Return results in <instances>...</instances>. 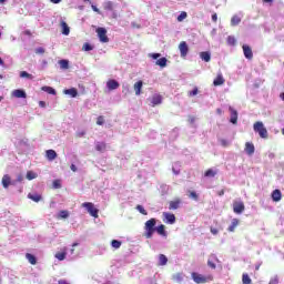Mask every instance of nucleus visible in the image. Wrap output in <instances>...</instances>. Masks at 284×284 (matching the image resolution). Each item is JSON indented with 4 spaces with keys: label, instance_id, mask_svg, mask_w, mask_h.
<instances>
[{
    "label": "nucleus",
    "instance_id": "f257e3e1",
    "mask_svg": "<svg viewBox=\"0 0 284 284\" xmlns=\"http://www.w3.org/2000/svg\"><path fill=\"white\" fill-rule=\"evenodd\" d=\"M144 236L145 239H152L154 233L156 232V219H150L144 224Z\"/></svg>",
    "mask_w": 284,
    "mask_h": 284
},
{
    "label": "nucleus",
    "instance_id": "f03ea898",
    "mask_svg": "<svg viewBox=\"0 0 284 284\" xmlns=\"http://www.w3.org/2000/svg\"><path fill=\"white\" fill-rule=\"evenodd\" d=\"M253 130L254 132H257L261 139H267L268 136L267 129L265 128V124H263V122L261 121L255 122L253 125Z\"/></svg>",
    "mask_w": 284,
    "mask_h": 284
},
{
    "label": "nucleus",
    "instance_id": "7ed1b4c3",
    "mask_svg": "<svg viewBox=\"0 0 284 284\" xmlns=\"http://www.w3.org/2000/svg\"><path fill=\"white\" fill-rule=\"evenodd\" d=\"M150 59L155 60V65L165 68L168 65V58H161V53H149Z\"/></svg>",
    "mask_w": 284,
    "mask_h": 284
},
{
    "label": "nucleus",
    "instance_id": "20e7f679",
    "mask_svg": "<svg viewBox=\"0 0 284 284\" xmlns=\"http://www.w3.org/2000/svg\"><path fill=\"white\" fill-rule=\"evenodd\" d=\"M82 207H85V210L91 216H93V219H99V209L94 207V203L84 202L82 203Z\"/></svg>",
    "mask_w": 284,
    "mask_h": 284
},
{
    "label": "nucleus",
    "instance_id": "39448f33",
    "mask_svg": "<svg viewBox=\"0 0 284 284\" xmlns=\"http://www.w3.org/2000/svg\"><path fill=\"white\" fill-rule=\"evenodd\" d=\"M98 34V39L100 40L101 43H109L110 38H108V30L103 27H100L95 30Z\"/></svg>",
    "mask_w": 284,
    "mask_h": 284
},
{
    "label": "nucleus",
    "instance_id": "423d86ee",
    "mask_svg": "<svg viewBox=\"0 0 284 284\" xmlns=\"http://www.w3.org/2000/svg\"><path fill=\"white\" fill-rule=\"evenodd\" d=\"M179 50L181 59H187V54H190V47L187 45V42L182 41L179 45Z\"/></svg>",
    "mask_w": 284,
    "mask_h": 284
},
{
    "label": "nucleus",
    "instance_id": "0eeeda50",
    "mask_svg": "<svg viewBox=\"0 0 284 284\" xmlns=\"http://www.w3.org/2000/svg\"><path fill=\"white\" fill-rule=\"evenodd\" d=\"M233 212L235 214H243V212H245V204L243 201H235L233 203Z\"/></svg>",
    "mask_w": 284,
    "mask_h": 284
},
{
    "label": "nucleus",
    "instance_id": "6e6552de",
    "mask_svg": "<svg viewBox=\"0 0 284 284\" xmlns=\"http://www.w3.org/2000/svg\"><path fill=\"white\" fill-rule=\"evenodd\" d=\"M163 221L165 223H170V225H172V224L176 223V216H174V214H172V213L164 212Z\"/></svg>",
    "mask_w": 284,
    "mask_h": 284
},
{
    "label": "nucleus",
    "instance_id": "1a4fd4ad",
    "mask_svg": "<svg viewBox=\"0 0 284 284\" xmlns=\"http://www.w3.org/2000/svg\"><path fill=\"white\" fill-rule=\"evenodd\" d=\"M192 278H193L194 283H197V284L207 283V278H205V276H203L199 273H192Z\"/></svg>",
    "mask_w": 284,
    "mask_h": 284
},
{
    "label": "nucleus",
    "instance_id": "9d476101",
    "mask_svg": "<svg viewBox=\"0 0 284 284\" xmlns=\"http://www.w3.org/2000/svg\"><path fill=\"white\" fill-rule=\"evenodd\" d=\"M242 48H243L245 59H248V60L254 59V53L252 52V48H250V45L243 44Z\"/></svg>",
    "mask_w": 284,
    "mask_h": 284
},
{
    "label": "nucleus",
    "instance_id": "9b49d317",
    "mask_svg": "<svg viewBox=\"0 0 284 284\" xmlns=\"http://www.w3.org/2000/svg\"><path fill=\"white\" fill-rule=\"evenodd\" d=\"M216 263H219V257H216V255H210L207 261L209 267L216 270Z\"/></svg>",
    "mask_w": 284,
    "mask_h": 284
},
{
    "label": "nucleus",
    "instance_id": "f8f14e48",
    "mask_svg": "<svg viewBox=\"0 0 284 284\" xmlns=\"http://www.w3.org/2000/svg\"><path fill=\"white\" fill-rule=\"evenodd\" d=\"M10 185H12V179L8 174H4L2 176V187H4V190H8Z\"/></svg>",
    "mask_w": 284,
    "mask_h": 284
},
{
    "label": "nucleus",
    "instance_id": "ddd939ff",
    "mask_svg": "<svg viewBox=\"0 0 284 284\" xmlns=\"http://www.w3.org/2000/svg\"><path fill=\"white\" fill-rule=\"evenodd\" d=\"M12 97L16 99H26L28 94L23 90L17 89L12 91Z\"/></svg>",
    "mask_w": 284,
    "mask_h": 284
},
{
    "label": "nucleus",
    "instance_id": "4468645a",
    "mask_svg": "<svg viewBox=\"0 0 284 284\" xmlns=\"http://www.w3.org/2000/svg\"><path fill=\"white\" fill-rule=\"evenodd\" d=\"M230 112H231V122L233 123V125H236L237 121H239V112H236V110H234V108L230 106Z\"/></svg>",
    "mask_w": 284,
    "mask_h": 284
},
{
    "label": "nucleus",
    "instance_id": "2eb2a0df",
    "mask_svg": "<svg viewBox=\"0 0 284 284\" xmlns=\"http://www.w3.org/2000/svg\"><path fill=\"white\" fill-rule=\"evenodd\" d=\"M119 87H120V84H119V81H116V80H109L108 82H106V88H108V90H119Z\"/></svg>",
    "mask_w": 284,
    "mask_h": 284
},
{
    "label": "nucleus",
    "instance_id": "dca6fc26",
    "mask_svg": "<svg viewBox=\"0 0 284 284\" xmlns=\"http://www.w3.org/2000/svg\"><path fill=\"white\" fill-rule=\"evenodd\" d=\"M162 101H163V98L161 95H159V94L153 95L151 98V105H152V108H154L156 105H161Z\"/></svg>",
    "mask_w": 284,
    "mask_h": 284
},
{
    "label": "nucleus",
    "instance_id": "f3484780",
    "mask_svg": "<svg viewBox=\"0 0 284 284\" xmlns=\"http://www.w3.org/2000/svg\"><path fill=\"white\" fill-rule=\"evenodd\" d=\"M200 59L205 61V63H210V61H212V53H210V51H203L200 53Z\"/></svg>",
    "mask_w": 284,
    "mask_h": 284
},
{
    "label": "nucleus",
    "instance_id": "a211bd4d",
    "mask_svg": "<svg viewBox=\"0 0 284 284\" xmlns=\"http://www.w3.org/2000/svg\"><path fill=\"white\" fill-rule=\"evenodd\" d=\"M272 199L275 203H278L281 199H283V194L281 193V190L276 189L272 192Z\"/></svg>",
    "mask_w": 284,
    "mask_h": 284
},
{
    "label": "nucleus",
    "instance_id": "6ab92c4d",
    "mask_svg": "<svg viewBox=\"0 0 284 284\" xmlns=\"http://www.w3.org/2000/svg\"><path fill=\"white\" fill-rule=\"evenodd\" d=\"M133 89H134L136 97L141 95V90H143V81L140 80V81L135 82L133 85Z\"/></svg>",
    "mask_w": 284,
    "mask_h": 284
},
{
    "label": "nucleus",
    "instance_id": "aec40b11",
    "mask_svg": "<svg viewBox=\"0 0 284 284\" xmlns=\"http://www.w3.org/2000/svg\"><path fill=\"white\" fill-rule=\"evenodd\" d=\"M244 150H245L246 154H248V156H252V154H254V152H255L254 144H252V142H246Z\"/></svg>",
    "mask_w": 284,
    "mask_h": 284
},
{
    "label": "nucleus",
    "instance_id": "412c9836",
    "mask_svg": "<svg viewBox=\"0 0 284 284\" xmlns=\"http://www.w3.org/2000/svg\"><path fill=\"white\" fill-rule=\"evenodd\" d=\"M225 83V78H223V73H219L217 77L213 81V85L219 87Z\"/></svg>",
    "mask_w": 284,
    "mask_h": 284
},
{
    "label": "nucleus",
    "instance_id": "4be33fe9",
    "mask_svg": "<svg viewBox=\"0 0 284 284\" xmlns=\"http://www.w3.org/2000/svg\"><path fill=\"white\" fill-rule=\"evenodd\" d=\"M63 93L69 94V97H72V99H77V97L79 95V91H77L75 88L65 89Z\"/></svg>",
    "mask_w": 284,
    "mask_h": 284
},
{
    "label": "nucleus",
    "instance_id": "5701e85b",
    "mask_svg": "<svg viewBox=\"0 0 284 284\" xmlns=\"http://www.w3.org/2000/svg\"><path fill=\"white\" fill-rule=\"evenodd\" d=\"M45 156L48 159V161H54V159H57V151L50 149L45 151Z\"/></svg>",
    "mask_w": 284,
    "mask_h": 284
},
{
    "label": "nucleus",
    "instance_id": "b1692460",
    "mask_svg": "<svg viewBox=\"0 0 284 284\" xmlns=\"http://www.w3.org/2000/svg\"><path fill=\"white\" fill-rule=\"evenodd\" d=\"M106 149H108V144H105V142H97L95 143L97 152H105Z\"/></svg>",
    "mask_w": 284,
    "mask_h": 284
},
{
    "label": "nucleus",
    "instance_id": "393cba45",
    "mask_svg": "<svg viewBox=\"0 0 284 284\" xmlns=\"http://www.w3.org/2000/svg\"><path fill=\"white\" fill-rule=\"evenodd\" d=\"M67 255H68V248H63L62 252L55 253V258H58V261H65Z\"/></svg>",
    "mask_w": 284,
    "mask_h": 284
},
{
    "label": "nucleus",
    "instance_id": "a878e982",
    "mask_svg": "<svg viewBox=\"0 0 284 284\" xmlns=\"http://www.w3.org/2000/svg\"><path fill=\"white\" fill-rule=\"evenodd\" d=\"M60 26L62 28V34L68 37V34H70V27L68 26V23L65 21H61Z\"/></svg>",
    "mask_w": 284,
    "mask_h": 284
},
{
    "label": "nucleus",
    "instance_id": "bb28decb",
    "mask_svg": "<svg viewBox=\"0 0 284 284\" xmlns=\"http://www.w3.org/2000/svg\"><path fill=\"white\" fill-rule=\"evenodd\" d=\"M219 174V171L214 170V169H209L205 173L204 176H206L207 179H214V176Z\"/></svg>",
    "mask_w": 284,
    "mask_h": 284
},
{
    "label": "nucleus",
    "instance_id": "cd10ccee",
    "mask_svg": "<svg viewBox=\"0 0 284 284\" xmlns=\"http://www.w3.org/2000/svg\"><path fill=\"white\" fill-rule=\"evenodd\" d=\"M236 227H239V220L233 219L232 222H231V225L227 229V231L229 232H234L236 230Z\"/></svg>",
    "mask_w": 284,
    "mask_h": 284
},
{
    "label": "nucleus",
    "instance_id": "c85d7f7f",
    "mask_svg": "<svg viewBox=\"0 0 284 284\" xmlns=\"http://www.w3.org/2000/svg\"><path fill=\"white\" fill-rule=\"evenodd\" d=\"M158 265H168V256H165L164 254H160Z\"/></svg>",
    "mask_w": 284,
    "mask_h": 284
},
{
    "label": "nucleus",
    "instance_id": "c756f323",
    "mask_svg": "<svg viewBox=\"0 0 284 284\" xmlns=\"http://www.w3.org/2000/svg\"><path fill=\"white\" fill-rule=\"evenodd\" d=\"M239 23H241V17H239L237 14L233 16L231 18V26L234 28L239 26Z\"/></svg>",
    "mask_w": 284,
    "mask_h": 284
},
{
    "label": "nucleus",
    "instance_id": "7c9ffc66",
    "mask_svg": "<svg viewBox=\"0 0 284 284\" xmlns=\"http://www.w3.org/2000/svg\"><path fill=\"white\" fill-rule=\"evenodd\" d=\"M26 258L29 261L31 265H37V257L34 255L27 253Z\"/></svg>",
    "mask_w": 284,
    "mask_h": 284
},
{
    "label": "nucleus",
    "instance_id": "2f4dec72",
    "mask_svg": "<svg viewBox=\"0 0 284 284\" xmlns=\"http://www.w3.org/2000/svg\"><path fill=\"white\" fill-rule=\"evenodd\" d=\"M28 199H30L31 201H34V203H39V201H41V195L40 194H28Z\"/></svg>",
    "mask_w": 284,
    "mask_h": 284
},
{
    "label": "nucleus",
    "instance_id": "473e14b6",
    "mask_svg": "<svg viewBox=\"0 0 284 284\" xmlns=\"http://www.w3.org/2000/svg\"><path fill=\"white\" fill-rule=\"evenodd\" d=\"M42 92H47L48 94H57V90L52 87H42L41 88Z\"/></svg>",
    "mask_w": 284,
    "mask_h": 284
},
{
    "label": "nucleus",
    "instance_id": "72a5a7b5",
    "mask_svg": "<svg viewBox=\"0 0 284 284\" xmlns=\"http://www.w3.org/2000/svg\"><path fill=\"white\" fill-rule=\"evenodd\" d=\"M59 65L62 70H68L70 68V61L68 60H60Z\"/></svg>",
    "mask_w": 284,
    "mask_h": 284
},
{
    "label": "nucleus",
    "instance_id": "f704fd0d",
    "mask_svg": "<svg viewBox=\"0 0 284 284\" xmlns=\"http://www.w3.org/2000/svg\"><path fill=\"white\" fill-rule=\"evenodd\" d=\"M155 232L160 234V236H165V225L161 224L158 227H155Z\"/></svg>",
    "mask_w": 284,
    "mask_h": 284
},
{
    "label": "nucleus",
    "instance_id": "c9c22d12",
    "mask_svg": "<svg viewBox=\"0 0 284 284\" xmlns=\"http://www.w3.org/2000/svg\"><path fill=\"white\" fill-rule=\"evenodd\" d=\"M242 283L243 284H252V278H250V275L247 273H244L242 276Z\"/></svg>",
    "mask_w": 284,
    "mask_h": 284
},
{
    "label": "nucleus",
    "instance_id": "e433bc0d",
    "mask_svg": "<svg viewBox=\"0 0 284 284\" xmlns=\"http://www.w3.org/2000/svg\"><path fill=\"white\" fill-rule=\"evenodd\" d=\"M135 210H138V212H140V214H143L144 216H148V211H145V209L143 207V205L138 204Z\"/></svg>",
    "mask_w": 284,
    "mask_h": 284
},
{
    "label": "nucleus",
    "instance_id": "4c0bfd02",
    "mask_svg": "<svg viewBox=\"0 0 284 284\" xmlns=\"http://www.w3.org/2000/svg\"><path fill=\"white\" fill-rule=\"evenodd\" d=\"M68 216H70V213L65 210L60 211L58 214V219H68Z\"/></svg>",
    "mask_w": 284,
    "mask_h": 284
},
{
    "label": "nucleus",
    "instance_id": "58836bf2",
    "mask_svg": "<svg viewBox=\"0 0 284 284\" xmlns=\"http://www.w3.org/2000/svg\"><path fill=\"white\" fill-rule=\"evenodd\" d=\"M187 121L192 128H196V116L190 115Z\"/></svg>",
    "mask_w": 284,
    "mask_h": 284
},
{
    "label": "nucleus",
    "instance_id": "ea45409f",
    "mask_svg": "<svg viewBox=\"0 0 284 284\" xmlns=\"http://www.w3.org/2000/svg\"><path fill=\"white\" fill-rule=\"evenodd\" d=\"M27 179H28V181H33V179H37V173H34L32 171H28Z\"/></svg>",
    "mask_w": 284,
    "mask_h": 284
},
{
    "label": "nucleus",
    "instance_id": "a19ab883",
    "mask_svg": "<svg viewBox=\"0 0 284 284\" xmlns=\"http://www.w3.org/2000/svg\"><path fill=\"white\" fill-rule=\"evenodd\" d=\"M104 10H108L110 12H112V10H114V4L112 2H105L104 3Z\"/></svg>",
    "mask_w": 284,
    "mask_h": 284
},
{
    "label": "nucleus",
    "instance_id": "79ce46f5",
    "mask_svg": "<svg viewBox=\"0 0 284 284\" xmlns=\"http://www.w3.org/2000/svg\"><path fill=\"white\" fill-rule=\"evenodd\" d=\"M20 77L22 79H34V77H32V74L28 73V71L20 72Z\"/></svg>",
    "mask_w": 284,
    "mask_h": 284
},
{
    "label": "nucleus",
    "instance_id": "37998d69",
    "mask_svg": "<svg viewBox=\"0 0 284 284\" xmlns=\"http://www.w3.org/2000/svg\"><path fill=\"white\" fill-rule=\"evenodd\" d=\"M227 43L229 45H236V38H234V36H229Z\"/></svg>",
    "mask_w": 284,
    "mask_h": 284
},
{
    "label": "nucleus",
    "instance_id": "c03bdc74",
    "mask_svg": "<svg viewBox=\"0 0 284 284\" xmlns=\"http://www.w3.org/2000/svg\"><path fill=\"white\" fill-rule=\"evenodd\" d=\"M111 245L114 250H119V247H121V241L112 240Z\"/></svg>",
    "mask_w": 284,
    "mask_h": 284
},
{
    "label": "nucleus",
    "instance_id": "a18cd8bd",
    "mask_svg": "<svg viewBox=\"0 0 284 284\" xmlns=\"http://www.w3.org/2000/svg\"><path fill=\"white\" fill-rule=\"evenodd\" d=\"M189 199H192L193 201H199V194H196V192L191 191L189 193Z\"/></svg>",
    "mask_w": 284,
    "mask_h": 284
},
{
    "label": "nucleus",
    "instance_id": "49530a36",
    "mask_svg": "<svg viewBox=\"0 0 284 284\" xmlns=\"http://www.w3.org/2000/svg\"><path fill=\"white\" fill-rule=\"evenodd\" d=\"M52 186L54 190H61V180H54Z\"/></svg>",
    "mask_w": 284,
    "mask_h": 284
},
{
    "label": "nucleus",
    "instance_id": "de8ad7c7",
    "mask_svg": "<svg viewBox=\"0 0 284 284\" xmlns=\"http://www.w3.org/2000/svg\"><path fill=\"white\" fill-rule=\"evenodd\" d=\"M94 48L91 47L90 43L85 42L82 47V50H84V52H90V50H93Z\"/></svg>",
    "mask_w": 284,
    "mask_h": 284
},
{
    "label": "nucleus",
    "instance_id": "09e8293b",
    "mask_svg": "<svg viewBox=\"0 0 284 284\" xmlns=\"http://www.w3.org/2000/svg\"><path fill=\"white\" fill-rule=\"evenodd\" d=\"M169 209H171V210H178V209H179V201L170 202Z\"/></svg>",
    "mask_w": 284,
    "mask_h": 284
},
{
    "label": "nucleus",
    "instance_id": "8fccbe9b",
    "mask_svg": "<svg viewBox=\"0 0 284 284\" xmlns=\"http://www.w3.org/2000/svg\"><path fill=\"white\" fill-rule=\"evenodd\" d=\"M105 123V119L103 115L98 116L97 119V125H103Z\"/></svg>",
    "mask_w": 284,
    "mask_h": 284
},
{
    "label": "nucleus",
    "instance_id": "3c124183",
    "mask_svg": "<svg viewBox=\"0 0 284 284\" xmlns=\"http://www.w3.org/2000/svg\"><path fill=\"white\" fill-rule=\"evenodd\" d=\"M184 19H187V12L182 11L179 16V21H183Z\"/></svg>",
    "mask_w": 284,
    "mask_h": 284
},
{
    "label": "nucleus",
    "instance_id": "603ef678",
    "mask_svg": "<svg viewBox=\"0 0 284 284\" xmlns=\"http://www.w3.org/2000/svg\"><path fill=\"white\" fill-rule=\"evenodd\" d=\"M36 54H45V49L42 47L36 49Z\"/></svg>",
    "mask_w": 284,
    "mask_h": 284
},
{
    "label": "nucleus",
    "instance_id": "864d4df0",
    "mask_svg": "<svg viewBox=\"0 0 284 284\" xmlns=\"http://www.w3.org/2000/svg\"><path fill=\"white\" fill-rule=\"evenodd\" d=\"M122 92H123V94L128 95V93L130 92V85H123Z\"/></svg>",
    "mask_w": 284,
    "mask_h": 284
},
{
    "label": "nucleus",
    "instance_id": "5fc2aeb1",
    "mask_svg": "<svg viewBox=\"0 0 284 284\" xmlns=\"http://www.w3.org/2000/svg\"><path fill=\"white\" fill-rule=\"evenodd\" d=\"M268 284H278V276L272 277Z\"/></svg>",
    "mask_w": 284,
    "mask_h": 284
},
{
    "label": "nucleus",
    "instance_id": "6e6d98bb",
    "mask_svg": "<svg viewBox=\"0 0 284 284\" xmlns=\"http://www.w3.org/2000/svg\"><path fill=\"white\" fill-rule=\"evenodd\" d=\"M189 94L190 97H196V94H199V89H193Z\"/></svg>",
    "mask_w": 284,
    "mask_h": 284
},
{
    "label": "nucleus",
    "instance_id": "4d7b16f0",
    "mask_svg": "<svg viewBox=\"0 0 284 284\" xmlns=\"http://www.w3.org/2000/svg\"><path fill=\"white\" fill-rule=\"evenodd\" d=\"M91 8H92L93 12L101 14V10H99V8H97V6L92 4Z\"/></svg>",
    "mask_w": 284,
    "mask_h": 284
},
{
    "label": "nucleus",
    "instance_id": "13d9d810",
    "mask_svg": "<svg viewBox=\"0 0 284 284\" xmlns=\"http://www.w3.org/2000/svg\"><path fill=\"white\" fill-rule=\"evenodd\" d=\"M211 234H214V236H216V234H219V229L211 227Z\"/></svg>",
    "mask_w": 284,
    "mask_h": 284
},
{
    "label": "nucleus",
    "instance_id": "bf43d9fd",
    "mask_svg": "<svg viewBox=\"0 0 284 284\" xmlns=\"http://www.w3.org/2000/svg\"><path fill=\"white\" fill-rule=\"evenodd\" d=\"M78 139H81L82 136H85V131H81L77 133Z\"/></svg>",
    "mask_w": 284,
    "mask_h": 284
},
{
    "label": "nucleus",
    "instance_id": "052dcab7",
    "mask_svg": "<svg viewBox=\"0 0 284 284\" xmlns=\"http://www.w3.org/2000/svg\"><path fill=\"white\" fill-rule=\"evenodd\" d=\"M212 21H214V23H216V21H219V16L216 13L212 14Z\"/></svg>",
    "mask_w": 284,
    "mask_h": 284
},
{
    "label": "nucleus",
    "instance_id": "680f3d73",
    "mask_svg": "<svg viewBox=\"0 0 284 284\" xmlns=\"http://www.w3.org/2000/svg\"><path fill=\"white\" fill-rule=\"evenodd\" d=\"M22 181H23V175H22V174H19V175L17 176V182H18V183H22Z\"/></svg>",
    "mask_w": 284,
    "mask_h": 284
},
{
    "label": "nucleus",
    "instance_id": "e2e57ef3",
    "mask_svg": "<svg viewBox=\"0 0 284 284\" xmlns=\"http://www.w3.org/2000/svg\"><path fill=\"white\" fill-rule=\"evenodd\" d=\"M23 34H26V37H32V31L26 30L23 31Z\"/></svg>",
    "mask_w": 284,
    "mask_h": 284
},
{
    "label": "nucleus",
    "instance_id": "0e129e2a",
    "mask_svg": "<svg viewBox=\"0 0 284 284\" xmlns=\"http://www.w3.org/2000/svg\"><path fill=\"white\" fill-rule=\"evenodd\" d=\"M58 284H70V283H68V281H65V280H60V281L58 282Z\"/></svg>",
    "mask_w": 284,
    "mask_h": 284
},
{
    "label": "nucleus",
    "instance_id": "69168bd1",
    "mask_svg": "<svg viewBox=\"0 0 284 284\" xmlns=\"http://www.w3.org/2000/svg\"><path fill=\"white\" fill-rule=\"evenodd\" d=\"M39 105H40V108H45V101H40Z\"/></svg>",
    "mask_w": 284,
    "mask_h": 284
},
{
    "label": "nucleus",
    "instance_id": "338daca9",
    "mask_svg": "<svg viewBox=\"0 0 284 284\" xmlns=\"http://www.w3.org/2000/svg\"><path fill=\"white\" fill-rule=\"evenodd\" d=\"M71 170H72V172H77V165L71 164Z\"/></svg>",
    "mask_w": 284,
    "mask_h": 284
},
{
    "label": "nucleus",
    "instance_id": "774afa93",
    "mask_svg": "<svg viewBox=\"0 0 284 284\" xmlns=\"http://www.w3.org/2000/svg\"><path fill=\"white\" fill-rule=\"evenodd\" d=\"M51 3H61V0H51Z\"/></svg>",
    "mask_w": 284,
    "mask_h": 284
}]
</instances>
